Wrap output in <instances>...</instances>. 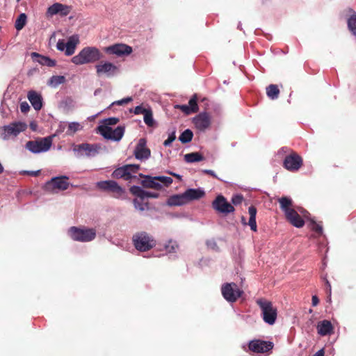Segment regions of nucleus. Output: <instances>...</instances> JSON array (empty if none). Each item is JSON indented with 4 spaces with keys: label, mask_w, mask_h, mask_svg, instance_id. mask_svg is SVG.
Returning <instances> with one entry per match:
<instances>
[{
    "label": "nucleus",
    "mask_w": 356,
    "mask_h": 356,
    "mask_svg": "<svg viewBox=\"0 0 356 356\" xmlns=\"http://www.w3.org/2000/svg\"><path fill=\"white\" fill-rule=\"evenodd\" d=\"M103 57L99 49L95 47H86L80 52L72 57V62L77 65L94 63Z\"/></svg>",
    "instance_id": "obj_1"
},
{
    "label": "nucleus",
    "mask_w": 356,
    "mask_h": 356,
    "mask_svg": "<svg viewBox=\"0 0 356 356\" xmlns=\"http://www.w3.org/2000/svg\"><path fill=\"white\" fill-rule=\"evenodd\" d=\"M261 311L264 321L269 325H273L277 319V309L273 303L265 298H259L256 301Z\"/></svg>",
    "instance_id": "obj_2"
},
{
    "label": "nucleus",
    "mask_w": 356,
    "mask_h": 356,
    "mask_svg": "<svg viewBox=\"0 0 356 356\" xmlns=\"http://www.w3.org/2000/svg\"><path fill=\"white\" fill-rule=\"evenodd\" d=\"M69 234L72 239L81 242H88L92 241L96 236V230L92 228H79L71 227L69 229Z\"/></svg>",
    "instance_id": "obj_3"
},
{
    "label": "nucleus",
    "mask_w": 356,
    "mask_h": 356,
    "mask_svg": "<svg viewBox=\"0 0 356 356\" xmlns=\"http://www.w3.org/2000/svg\"><path fill=\"white\" fill-rule=\"evenodd\" d=\"M133 241L136 248L141 252H145L156 245L154 238L146 232L137 233L133 236Z\"/></svg>",
    "instance_id": "obj_4"
},
{
    "label": "nucleus",
    "mask_w": 356,
    "mask_h": 356,
    "mask_svg": "<svg viewBox=\"0 0 356 356\" xmlns=\"http://www.w3.org/2000/svg\"><path fill=\"white\" fill-rule=\"evenodd\" d=\"M309 213L303 208L298 207L297 210L295 209L286 213L285 216L286 220L293 226L297 228H301L305 225L303 218H308Z\"/></svg>",
    "instance_id": "obj_5"
},
{
    "label": "nucleus",
    "mask_w": 356,
    "mask_h": 356,
    "mask_svg": "<svg viewBox=\"0 0 356 356\" xmlns=\"http://www.w3.org/2000/svg\"><path fill=\"white\" fill-rule=\"evenodd\" d=\"M51 144V138L45 137L35 140L28 141L26 143V148L34 154H38L49 150Z\"/></svg>",
    "instance_id": "obj_6"
},
{
    "label": "nucleus",
    "mask_w": 356,
    "mask_h": 356,
    "mask_svg": "<svg viewBox=\"0 0 356 356\" xmlns=\"http://www.w3.org/2000/svg\"><path fill=\"white\" fill-rule=\"evenodd\" d=\"M140 169V165L137 164H127L115 169L111 176L115 179H123L126 181L134 177L133 174H136Z\"/></svg>",
    "instance_id": "obj_7"
},
{
    "label": "nucleus",
    "mask_w": 356,
    "mask_h": 356,
    "mask_svg": "<svg viewBox=\"0 0 356 356\" xmlns=\"http://www.w3.org/2000/svg\"><path fill=\"white\" fill-rule=\"evenodd\" d=\"M99 133L106 139L114 141H120L124 134V127L118 126L113 129L108 126H99L97 127Z\"/></svg>",
    "instance_id": "obj_8"
},
{
    "label": "nucleus",
    "mask_w": 356,
    "mask_h": 356,
    "mask_svg": "<svg viewBox=\"0 0 356 356\" xmlns=\"http://www.w3.org/2000/svg\"><path fill=\"white\" fill-rule=\"evenodd\" d=\"M223 298L229 302H234L241 297L243 291L234 282L226 283L221 287Z\"/></svg>",
    "instance_id": "obj_9"
},
{
    "label": "nucleus",
    "mask_w": 356,
    "mask_h": 356,
    "mask_svg": "<svg viewBox=\"0 0 356 356\" xmlns=\"http://www.w3.org/2000/svg\"><path fill=\"white\" fill-rule=\"evenodd\" d=\"M68 179L69 178L66 176L54 177L47 182L45 188L51 193L67 190L70 186V183L67 181Z\"/></svg>",
    "instance_id": "obj_10"
},
{
    "label": "nucleus",
    "mask_w": 356,
    "mask_h": 356,
    "mask_svg": "<svg viewBox=\"0 0 356 356\" xmlns=\"http://www.w3.org/2000/svg\"><path fill=\"white\" fill-rule=\"evenodd\" d=\"M27 124L22 122H15L8 125L4 126L2 129L3 132L1 133V138L3 140H8L10 136H17L19 133L25 131Z\"/></svg>",
    "instance_id": "obj_11"
},
{
    "label": "nucleus",
    "mask_w": 356,
    "mask_h": 356,
    "mask_svg": "<svg viewBox=\"0 0 356 356\" xmlns=\"http://www.w3.org/2000/svg\"><path fill=\"white\" fill-rule=\"evenodd\" d=\"M96 73L98 76H106L111 77L118 73V67L108 61H102L95 65Z\"/></svg>",
    "instance_id": "obj_12"
},
{
    "label": "nucleus",
    "mask_w": 356,
    "mask_h": 356,
    "mask_svg": "<svg viewBox=\"0 0 356 356\" xmlns=\"http://www.w3.org/2000/svg\"><path fill=\"white\" fill-rule=\"evenodd\" d=\"M97 186L102 191L113 193L115 197H120L124 193V189L113 180L99 181Z\"/></svg>",
    "instance_id": "obj_13"
},
{
    "label": "nucleus",
    "mask_w": 356,
    "mask_h": 356,
    "mask_svg": "<svg viewBox=\"0 0 356 356\" xmlns=\"http://www.w3.org/2000/svg\"><path fill=\"white\" fill-rule=\"evenodd\" d=\"M283 165L289 171H297L302 165V159L296 152L291 150L290 154L285 157Z\"/></svg>",
    "instance_id": "obj_14"
},
{
    "label": "nucleus",
    "mask_w": 356,
    "mask_h": 356,
    "mask_svg": "<svg viewBox=\"0 0 356 356\" xmlns=\"http://www.w3.org/2000/svg\"><path fill=\"white\" fill-rule=\"evenodd\" d=\"M213 208L218 213L227 215L234 211V207L227 201L225 197L219 195L212 202Z\"/></svg>",
    "instance_id": "obj_15"
},
{
    "label": "nucleus",
    "mask_w": 356,
    "mask_h": 356,
    "mask_svg": "<svg viewBox=\"0 0 356 356\" xmlns=\"http://www.w3.org/2000/svg\"><path fill=\"white\" fill-rule=\"evenodd\" d=\"M100 149L101 145L99 144L81 143L76 145L73 147L74 152H77L81 154L84 152L85 154L88 157L96 156Z\"/></svg>",
    "instance_id": "obj_16"
},
{
    "label": "nucleus",
    "mask_w": 356,
    "mask_h": 356,
    "mask_svg": "<svg viewBox=\"0 0 356 356\" xmlns=\"http://www.w3.org/2000/svg\"><path fill=\"white\" fill-rule=\"evenodd\" d=\"M72 7L60 3H55L47 8L46 12L47 17H51L55 15H60L61 17H65L70 14Z\"/></svg>",
    "instance_id": "obj_17"
},
{
    "label": "nucleus",
    "mask_w": 356,
    "mask_h": 356,
    "mask_svg": "<svg viewBox=\"0 0 356 356\" xmlns=\"http://www.w3.org/2000/svg\"><path fill=\"white\" fill-rule=\"evenodd\" d=\"M104 51L108 54L122 56L129 55L132 52V48L127 44L120 43L104 47Z\"/></svg>",
    "instance_id": "obj_18"
},
{
    "label": "nucleus",
    "mask_w": 356,
    "mask_h": 356,
    "mask_svg": "<svg viewBox=\"0 0 356 356\" xmlns=\"http://www.w3.org/2000/svg\"><path fill=\"white\" fill-rule=\"evenodd\" d=\"M249 349L257 353H267L272 350L273 343L270 341H265L262 340H253L249 343Z\"/></svg>",
    "instance_id": "obj_19"
},
{
    "label": "nucleus",
    "mask_w": 356,
    "mask_h": 356,
    "mask_svg": "<svg viewBox=\"0 0 356 356\" xmlns=\"http://www.w3.org/2000/svg\"><path fill=\"white\" fill-rule=\"evenodd\" d=\"M193 122L199 131H204L211 125V116L207 112L200 113L193 118Z\"/></svg>",
    "instance_id": "obj_20"
},
{
    "label": "nucleus",
    "mask_w": 356,
    "mask_h": 356,
    "mask_svg": "<svg viewBox=\"0 0 356 356\" xmlns=\"http://www.w3.org/2000/svg\"><path fill=\"white\" fill-rule=\"evenodd\" d=\"M150 150L146 147V140L140 138L135 148L134 155L137 159H147L150 156Z\"/></svg>",
    "instance_id": "obj_21"
},
{
    "label": "nucleus",
    "mask_w": 356,
    "mask_h": 356,
    "mask_svg": "<svg viewBox=\"0 0 356 356\" xmlns=\"http://www.w3.org/2000/svg\"><path fill=\"white\" fill-rule=\"evenodd\" d=\"M130 192L131 194L140 197L141 200H144L146 197L158 198L159 197V194L158 193L145 191L140 186H131L130 188Z\"/></svg>",
    "instance_id": "obj_22"
},
{
    "label": "nucleus",
    "mask_w": 356,
    "mask_h": 356,
    "mask_svg": "<svg viewBox=\"0 0 356 356\" xmlns=\"http://www.w3.org/2000/svg\"><path fill=\"white\" fill-rule=\"evenodd\" d=\"M318 334L321 336L330 335L333 333L334 327L332 323L328 320H323L318 323Z\"/></svg>",
    "instance_id": "obj_23"
},
{
    "label": "nucleus",
    "mask_w": 356,
    "mask_h": 356,
    "mask_svg": "<svg viewBox=\"0 0 356 356\" xmlns=\"http://www.w3.org/2000/svg\"><path fill=\"white\" fill-rule=\"evenodd\" d=\"M187 202L193 200H200L203 197L205 193L200 188H189L187 189L184 193Z\"/></svg>",
    "instance_id": "obj_24"
},
{
    "label": "nucleus",
    "mask_w": 356,
    "mask_h": 356,
    "mask_svg": "<svg viewBox=\"0 0 356 356\" xmlns=\"http://www.w3.org/2000/svg\"><path fill=\"white\" fill-rule=\"evenodd\" d=\"M27 97L34 109L39 111L42 108V102L40 94L34 90H31L29 92Z\"/></svg>",
    "instance_id": "obj_25"
},
{
    "label": "nucleus",
    "mask_w": 356,
    "mask_h": 356,
    "mask_svg": "<svg viewBox=\"0 0 356 356\" xmlns=\"http://www.w3.org/2000/svg\"><path fill=\"white\" fill-rule=\"evenodd\" d=\"M142 185L144 188L161 190V183L156 179V177L145 176L142 181Z\"/></svg>",
    "instance_id": "obj_26"
},
{
    "label": "nucleus",
    "mask_w": 356,
    "mask_h": 356,
    "mask_svg": "<svg viewBox=\"0 0 356 356\" xmlns=\"http://www.w3.org/2000/svg\"><path fill=\"white\" fill-rule=\"evenodd\" d=\"M79 43V39L77 35H72L70 37L67 42H66L65 55H72L76 49V45Z\"/></svg>",
    "instance_id": "obj_27"
},
{
    "label": "nucleus",
    "mask_w": 356,
    "mask_h": 356,
    "mask_svg": "<svg viewBox=\"0 0 356 356\" xmlns=\"http://www.w3.org/2000/svg\"><path fill=\"white\" fill-rule=\"evenodd\" d=\"M184 193L170 196L167 201L169 206H181L187 204Z\"/></svg>",
    "instance_id": "obj_28"
},
{
    "label": "nucleus",
    "mask_w": 356,
    "mask_h": 356,
    "mask_svg": "<svg viewBox=\"0 0 356 356\" xmlns=\"http://www.w3.org/2000/svg\"><path fill=\"white\" fill-rule=\"evenodd\" d=\"M31 57L33 58H38V59L36 60L42 65H46L48 67H54L56 64V62L55 60H53L47 56H42L36 52H33L31 54Z\"/></svg>",
    "instance_id": "obj_29"
},
{
    "label": "nucleus",
    "mask_w": 356,
    "mask_h": 356,
    "mask_svg": "<svg viewBox=\"0 0 356 356\" xmlns=\"http://www.w3.org/2000/svg\"><path fill=\"white\" fill-rule=\"evenodd\" d=\"M281 210L284 213V215L289 212L293 208V201L290 197L284 196L278 200Z\"/></svg>",
    "instance_id": "obj_30"
},
{
    "label": "nucleus",
    "mask_w": 356,
    "mask_h": 356,
    "mask_svg": "<svg viewBox=\"0 0 356 356\" xmlns=\"http://www.w3.org/2000/svg\"><path fill=\"white\" fill-rule=\"evenodd\" d=\"M248 213L250 215L248 225L250 227L251 230L256 232L257 231V222H256V215H257V209L254 206H250L248 208Z\"/></svg>",
    "instance_id": "obj_31"
},
{
    "label": "nucleus",
    "mask_w": 356,
    "mask_h": 356,
    "mask_svg": "<svg viewBox=\"0 0 356 356\" xmlns=\"http://www.w3.org/2000/svg\"><path fill=\"white\" fill-rule=\"evenodd\" d=\"M267 96L271 99H276L280 95V90L277 85L270 84L266 88Z\"/></svg>",
    "instance_id": "obj_32"
},
{
    "label": "nucleus",
    "mask_w": 356,
    "mask_h": 356,
    "mask_svg": "<svg viewBox=\"0 0 356 356\" xmlns=\"http://www.w3.org/2000/svg\"><path fill=\"white\" fill-rule=\"evenodd\" d=\"M184 160L187 163L198 162L204 160V156L199 152H192L184 156Z\"/></svg>",
    "instance_id": "obj_33"
},
{
    "label": "nucleus",
    "mask_w": 356,
    "mask_h": 356,
    "mask_svg": "<svg viewBox=\"0 0 356 356\" xmlns=\"http://www.w3.org/2000/svg\"><path fill=\"white\" fill-rule=\"evenodd\" d=\"M26 19H27V17L25 13L20 14L15 21V29L17 31L22 30L26 25Z\"/></svg>",
    "instance_id": "obj_34"
},
{
    "label": "nucleus",
    "mask_w": 356,
    "mask_h": 356,
    "mask_svg": "<svg viewBox=\"0 0 356 356\" xmlns=\"http://www.w3.org/2000/svg\"><path fill=\"white\" fill-rule=\"evenodd\" d=\"M65 81V78L64 76H52L49 81L48 84L54 88L57 87L60 84L63 83Z\"/></svg>",
    "instance_id": "obj_35"
},
{
    "label": "nucleus",
    "mask_w": 356,
    "mask_h": 356,
    "mask_svg": "<svg viewBox=\"0 0 356 356\" xmlns=\"http://www.w3.org/2000/svg\"><path fill=\"white\" fill-rule=\"evenodd\" d=\"M193 131L190 129H186L179 137V140L182 143H188L191 142L193 139Z\"/></svg>",
    "instance_id": "obj_36"
},
{
    "label": "nucleus",
    "mask_w": 356,
    "mask_h": 356,
    "mask_svg": "<svg viewBox=\"0 0 356 356\" xmlns=\"http://www.w3.org/2000/svg\"><path fill=\"white\" fill-rule=\"evenodd\" d=\"M82 129V126L78 122H70L68 124L67 130L66 131L67 135L72 136L77 131L81 130Z\"/></svg>",
    "instance_id": "obj_37"
},
{
    "label": "nucleus",
    "mask_w": 356,
    "mask_h": 356,
    "mask_svg": "<svg viewBox=\"0 0 356 356\" xmlns=\"http://www.w3.org/2000/svg\"><path fill=\"white\" fill-rule=\"evenodd\" d=\"M197 101V95L195 94L193 95V97L190 99L188 102V106L193 113H197L199 110Z\"/></svg>",
    "instance_id": "obj_38"
},
{
    "label": "nucleus",
    "mask_w": 356,
    "mask_h": 356,
    "mask_svg": "<svg viewBox=\"0 0 356 356\" xmlns=\"http://www.w3.org/2000/svg\"><path fill=\"white\" fill-rule=\"evenodd\" d=\"M144 122L148 127H153L154 125V120L153 119V114L151 108H148L147 111L144 114Z\"/></svg>",
    "instance_id": "obj_39"
},
{
    "label": "nucleus",
    "mask_w": 356,
    "mask_h": 356,
    "mask_svg": "<svg viewBox=\"0 0 356 356\" xmlns=\"http://www.w3.org/2000/svg\"><path fill=\"white\" fill-rule=\"evenodd\" d=\"M348 26L353 34L356 35V14L350 17L348 20Z\"/></svg>",
    "instance_id": "obj_40"
},
{
    "label": "nucleus",
    "mask_w": 356,
    "mask_h": 356,
    "mask_svg": "<svg viewBox=\"0 0 356 356\" xmlns=\"http://www.w3.org/2000/svg\"><path fill=\"white\" fill-rule=\"evenodd\" d=\"M156 179L159 181V183H161L162 187L163 186L168 187L173 181L171 177L165 176H156Z\"/></svg>",
    "instance_id": "obj_41"
},
{
    "label": "nucleus",
    "mask_w": 356,
    "mask_h": 356,
    "mask_svg": "<svg viewBox=\"0 0 356 356\" xmlns=\"http://www.w3.org/2000/svg\"><path fill=\"white\" fill-rule=\"evenodd\" d=\"M165 250L167 252L172 253V252H176L177 250L179 248V245L176 241H174L172 240H170L165 245Z\"/></svg>",
    "instance_id": "obj_42"
},
{
    "label": "nucleus",
    "mask_w": 356,
    "mask_h": 356,
    "mask_svg": "<svg viewBox=\"0 0 356 356\" xmlns=\"http://www.w3.org/2000/svg\"><path fill=\"white\" fill-rule=\"evenodd\" d=\"M143 200H137V199H135L134 200V206H135V208L140 210V211H144L146 207H147V204H143Z\"/></svg>",
    "instance_id": "obj_43"
},
{
    "label": "nucleus",
    "mask_w": 356,
    "mask_h": 356,
    "mask_svg": "<svg viewBox=\"0 0 356 356\" xmlns=\"http://www.w3.org/2000/svg\"><path fill=\"white\" fill-rule=\"evenodd\" d=\"M312 225V229L315 231L318 234H321L323 233V227L321 225L316 223L314 220H310Z\"/></svg>",
    "instance_id": "obj_44"
},
{
    "label": "nucleus",
    "mask_w": 356,
    "mask_h": 356,
    "mask_svg": "<svg viewBox=\"0 0 356 356\" xmlns=\"http://www.w3.org/2000/svg\"><path fill=\"white\" fill-rule=\"evenodd\" d=\"M323 279L325 281V286H326V289H325L326 290V293L327 294V297L329 298V300L330 301V296H331V293H332L331 284H330V282L327 280L326 275L323 277Z\"/></svg>",
    "instance_id": "obj_45"
},
{
    "label": "nucleus",
    "mask_w": 356,
    "mask_h": 356,
    "mask_svg": "<svg viewBox=\"0 0 356 356\" xmlns=\"http://www.w3.org/2000/svg\"><path fill=\"white\" fill-rule=\"evenodd\" d=\"M175 131H174L169 134L168 139L164 141L163 145L165 147L170 146L171 143L175 140Z\"/></svg>",
    "instance_id": "obj_46"
},
{
    "label": "nucleus",
    "mask_w": 356,
    "mask_h": 356,
    "mask_svg": "<svg viewBox=\"0 0 356 356\" xmlns=\"http://www.w3.org/2000/svg\"><path fill=\"white\" fill-rule=\"evenodd\" d=\"M175 107L180 109L186 115H189L193 113L188 105H176Z\"/></svg>",
    "instance_id": "obj_47"
},
{
    "label": "nucleus",
    "mask_w": 356,
    "mask_h": 356,
    "mask_svg": "<svg viewBox=\"0 0 356 356\" xmlns=\"http://www.w3.org/2000/svg\"><path fill=\"white\" fill-rule=\"evenodd\" d=\"M243 200V197L241 195H234L232 198V202L234 205H238L241 204Z\"/></svg>",
    "instance_id": "obj_48"
},
{
    "label": "nucleus",
    "mask_w": 356,
    "mask_h": 356,
    "mask_svg": "<svg viewBox=\"0 0 356 356\" xmlns=\"http://www.w3.org/2000/svg\"><path fill=\"white\" fill-rule=\"evenodd\" d=\"M147 110L148 108H145L142 106H137L136 107H135L134 113L136 115L143 114L144 115V114L147 111Z\"/></svg>",
    "instance_id": "obj_49"
},
{
    "label": "nucleus",
    "mask_w": 356,
    "mask_h": 356,
    "mask_svg": "<svg viewBox=\"0 0 356 356\" xmlns=\"http://www.w3.org/2000/svg\"><path fill=\"white\" fill-rule=\"evenodd\" d=\"M119 122V119L117 118H109L105 120L104 126H110L116 124Z\"/></svg>",
    "instance_id": "obj_50"
},
{
    "label": "nucleus",
    "mask_w": 356,
    "mask_h": 356,
    "mask_svg": "<svg viewBox=\"0 0 356 356\" xmlns=\"http://www.w3.org/2000/svg\"><path fill=\"white\" fill-rule=\"evenodd\" d=\"M56 47L60 51H64L66 49V42L64 40H59L57 42Z\"/></svg>",
    "instance_id": "obj_51"
},
{
    "label": "nucleus",
    "mask_w": 356,
    "mask_h": 356,
    "mask_svg": "<svg viewBox=\"0 0 356 356\" xmlns=\"http://www.w3.org/2000/svg\"><path fill=\"white\" fill-rule=\"evenodd\" d=\"M131 101H132V98L131 97H127V98H124V99H122L121 100L115 102L112 104L123 105V104H127V103L130 102Z\"/></svg>",
    "instance_id": "obj_52"
},
{
    "label": "nucleus",
    "mask_w": 356,
    "mask_h": 356,
    "mask_svg": "<svg viewBox=\"0 0 356 356\" xmlns=\"http://www.w3.org/2000/svg\"><path fill=\"white\" fill-rule=\"evenodd\" d=\"M30 106L26 102H22L20 104V110L22 113H26L29 111Z\"/></svg>",
    "instance_id": "obj_53"
},
{
    "label": "nucleus",
    "mask_w": 356,
    "mask_h": 356,
    "mask_svg": "<svg viewBox=\"0 0 356 356\" xmlns=\"http://www.w3.org/2000/svg\"><path fill=\"white\" fill-rule=\"evenodd\" d=\"M202 172L204 174L210 175V176L213 177V178L219 179V178L216 175V174L213 170H203Z\"/></svg>",
    "instance_id": "obj_54"
},
{
    "label": "nucleus",
    "mask_w": 356,
    "mask_h": 356,
    "mask_svg": "<svg viewBox=\"0 0 356 356\" xmlns=\"http://www.w3.org/2000/svg\"><path fill=\"white\" fill-rule=\"evenodd\" d=\"M319 303V299L318 298L314 295L312 296V304L314 307L316 306Z\"/></svg>",
    "instance_id": "obj_55"
},
{
    "label": "nucleus",
    "mask_w": 356,
    "mask_h": 356,
    "mask_svg": "<svg viewBox=\"0 0 356 356\" xmlns=\"http://www.w3.org/2000/svg\"><path fill=\"white\" fill-rule=\"evenodd\" d=\"M40 173V171H24V175H31V176H38Z\"/></svg>",
    "instance_id": "obj_56"
},
{
    "label": "nucleus",
    "mask_w": 356,
    "mask_h": 356,
    "mask_svg": "<svg viewBox=\"0 0 356 356\" xmlns=\"http://www.w3.org/2000/svg\"><path fill=\"white\" fill-rule=\"evenodd\" d=\"M324 354L325 353L323 349H321L318 350L317 353H316L314 356H324Z\"/></svg>",
    "instance_id": "obj_57"
},
{
    "label": "nucleus",
    "mask_w": 356,
    "mask_h": 356,
    "mask_svg": "<svg viewBox=\"0 0 356 356\" xmlns=\"http://www.w3.org/2000/svg\"><path fill=\"white\" fill-rule=\"evenodd\" d=\"M209 102V99L206 97H204L202 100H201V102L202 103H204L205 104V106L207 105V102Z\"/></svg>",
    "instance_id": "obj_58"
},
{
    "label": "nucleus",
    "mask_w": 356,
    "mask_h": 356,
    "mask_svg": "<svg viewBox=\"0 0 356 356\" xmlns=\"http://www.w3.org/2000/svg\"><path fill=\"white\" fill-rule=\"evenodd\" d=\"M288 150H289L287 147H284L281 149V151L284 152H286Z\"/></svg>",
    "instance_id": "obj_59"
},
{
    "label": "nucleus",
    "mask_w": 356,
    "mask_h": 356,
    "mask_svg": "<svg viewBox=\"0 0 356 356\" xmlns=\"http://www.w3.org/2000/svg\"><path fill=\"white\" fill-rule=\"evenodd\" d=\"M241 221L243 225H247V222H245V218L243 216L241 218Z\"/></svg>",
    "instance_id": "obj_60"
},
{
    "label": "nucleus",
    "mask_w": 356,
    "mask_h": 356,
    "mask_svg": "<svg viewBox=\"0 0 356 356\" xmlns=\"http://www.w3.org/2000/svg\"><path fill=\"white\" fill-rule=\"evenodd\" d=\"M3 172V167L0 163V174H1Z\"/></svg>",
    "instance_id": "obj_61"
},
{
    "label": "nucleus",
    "mask_w": 356,
    "mask_h": 356,
    "mask_svg": "<svg viewBox=\"0 0 356 356\" xmlns=\"http://www.w3.org/2000/svg\"><path fill=\"white\" fill-rule=\"evenodd\" d=\"M171 175H172L174 177H179L180 176L179 175H177L175 173H170Z\"/></svg>",
    "instance_id": "obj_62"
},
{
    "label": "nucleus",
    "mask_w": 356,
    "mask_h": 356,
    "mask_svg": "<svg viewBox=\"0 0 356 356\" xmlns=\"http://www.w3.org/2000/svg\"><path fill=\"white\" fill-rule=\"evenodd\" d=\"M17 1H20L21 0H17Z\"/></svg>",
    "instance_id": "obj_63"
}]
</instances>
